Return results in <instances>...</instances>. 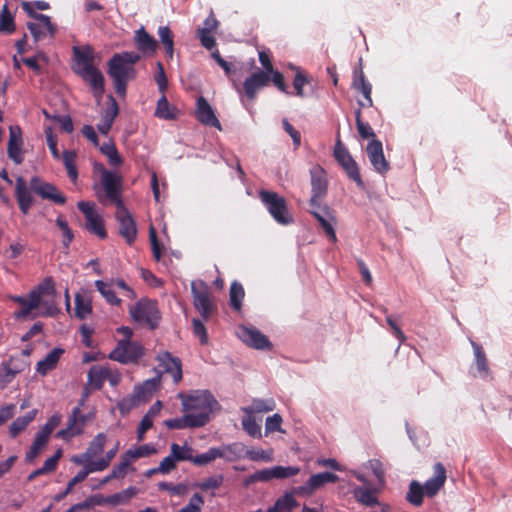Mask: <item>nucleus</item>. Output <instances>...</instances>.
<instances>
[{
  "mask_svg": "<svg viewBox=\"0 0 512 512\" xmlns=\"http://www.w3.org/2000/svg\"><path fill=\"white\" fill-rule=\"evenodd\" d=\"M177 398L181 401L182 412L196 419L198 428L209 423L213 411L219 406L209 390L179 392Z\"/></svg>",
  "mask_w": 512,
  "mask_h": 512,
  "instance_id": "obj_1",
  "label": "nucleus"
},
{
  "mask_svg": "<svg viewBox=\"0 0 512 512\" xmlns=\"http://www.w3.org/2000/svg\"><path fill=\"white\" fill-rule=\"evenodd\" d=\"M141 59V56L134 51L115 53L108 61V75L112 78L116 93L124 97L127 84L135 79L137 71L134 67Z\"/></svg>",
  "mask_w": 512,
  "mask_h": 512,
  "instance_id": "obj_2",
  "label": "nucleus"
},
{
  "mask_svg": "<svg viewBox=\"0 0 512 512\" xmlns=\"http://www.w3.org/2000/svg\"><path fill=\"white\" fill-rule=\"evenodd\" d=\"M73 51L77 64L81 66L77 73L91 86L94 97L99 101L104 93L103 74L93 65V57L89 51L78 47H74Z\"/></svg>",
  "mask_w": 512,
  "mask_h": 512,
  "instance_id": "obj_3",
  "label": "nucleus"
},
{
  "mask_svg": "<svg viewBox=\"0 0 512 512\" xmlns=\"http://www.w3.org/2000/svg\"><path fill=\"white\" fill-rule=\"evenodd\" d=\"M259 198L278 224L289 225L293 222L284 197L276 192L262 189L259 191Z\"/></svg>",
  "mask_w": 512,
  "mask_h": 512,
  "instance_id": "obj_4",
  "label": "nucleus"
},
{
  "mask_svg": "<svg viewBox=\"0 0 512 512\" xmlns=\"http://www.w3.org/2000/svg\"><path fill=\"white\" fill-rule=\"evenodd\" d=\"M193 305L203 320H208L217 310L208 284L202 280L191 283Z\"/></svg>",
  "mask_w": 512,
  "mask_h": 512,
  "instance_id": "obj_5",
  "label": "nucleus"
},
{
  "mask_svg": "<svg viewBox=\"0 0 512 512\" xmlns=\"http://www.w3.org/2000/svg\"><path fill=\"white\" fill-rule=\"evenodd\" d=\"M129 312L135 322L144 324L151 330H154L159 326L161 314L156 301L146 298L141 299L130 308Z\"/></svg>",
  "mask_w": 512,
  "mask_h": 512,
  "instance_id": "obj_6",
  "label": "nucleus"
},
{
  "mask_svg": "<svg viewBox=\"0 0 512 512\" xmlns=\"http://www.w3.org/2000/svg\"><path fill=\"white\" fill-rule=\"evenodd\" d=\"M144 355V347L131 340H120L116 347L109 353V359L121 364L137 363Z\"/></svg>",
  "mask_w": 512,
  "mask_h": 512,
  "instance_id": "obj_7",
  "label": "nucleus"
},
{
  "mask_svg": "<svg viewBox=\"0 0 512 512\" xmlns=\"http://www.w3.org/2000/svg\"><path fill=\"white\" fill-rule=\"evenodd\" d=\"M299 472L300 468L294 466H275L272 468H265L245 478L243 484L245 487H248L256 482H268L272 479H285L293 477L296 476Z\"/></svg>",
  "mask_w": 512,
  "mask_h": 512,
  "instance_id": "obj_8",
  "label": "nucleus"
},
{
  "mask_svg": "<svg viewBox=\"0 0 512 512\" xmlns=\"http://www.w3.org/2000/svg\"><path fill=\"white\" fill-rule=\"evenodd\" d=\"M269 83L270 75L267 72L258 70L245 79L242 87H239L236 83H234V87L240 96H245L248 100L254 101L258 91L268 86Z\"/></svg>",
  "mask_w": 512,
  "mask_h": 512,
  "instance_id": "obj_9",
  "label": "nucleus"
},
{
  "mask_svg": "<svg viewBox=\"0 0 512 512\" xmlns=\"http://www.w3.org/2000/svg\"><path fill=\"white\" fill-rule=\"evenodd\" d=\"M49 282L45 285H38L34 289H32L28 294V299L26 300L23 306L19 307L17 311L14 312V318L21 319H35L39 316L38 313H33L34 310L40 307V294L43 292L49 291L51 286H48Z\"/></svg>",
  "mask_w": 512,
  "mask_h": 512,
  "instance_id": "obj_10",
  "label": "nucleus"
},
{
  "mask_svg": "<svg viewBox=\"0 0 512 512\" xmlns=\"http://www.w3.org/2000/svg\"><path fill=\"white\" fill-rule=\"evenodd\" d=\"M116 208L115 218L119 222V234L131 245L137 236L136 222L124 204Z\"/></svg>",
  "mask_w": 512,
  "mask_h": 512,
  "instance_id": "obj_11",
  "label": "nucleus"
},
{
  "mask_svg": "<svg viewBox=\"0 0 512 512\" xmlns=\"http://www.w3.org/2000/svg\"><path fill=\"white\" fill-rule=\"evenodd\" d=\"M338 480L339 477L331 472L314 474L304 485L293 488V492L300 496H310L325 484L336 483Z\"/></svg>",
  "mask_w": 512,
  "mask_h": 512,
  "instance_id": "obj_12",
  "label": "nucleus"
},
{
  "mask_svg": "<svg viewBox=\"0 0 512 512\" xmlns=\"http://www.w3.org/2000/svg\"><path fill=\"white\" fill-rule=\"evenodd\" d=\"M49 282L48 286H51L49 291L43 292L40 294V307H42V311L39 312V316L41 317H54L60 313V308L57 304V291L55 287V283L51 277L45 278L39 285H45Z\"/></svg>",
  "mask_w": 512,
  "mask_h": 512,
  "instance_id": "obj_13",
  "label": "nucleus"
},
{
  "mask_svg": "<svg viewBox=\"0 0 512 512\" xmlns=\"http://www.w3.org/2000/svg\"><path fill=\"white\" fill-rule=\"evenodd\" d=\"M86 425V417L82 414L79 407L72 409L71 415L68 418L67 427L59 430L56 437L65 441L82 434Z\"/></svg>",
  "mask_w": 512,
  "mask_h": 512,
  "instance_id": "obj_14",
  "label": "nucleus"
},
{
  "mask_svg": "<svg viewBox=\"0 0 512 512\" xmlns=\"http://www.w3.org/2000/svg\"><path fill=\"white\" fill-rule=\"evenodd\" d=\"M30 189L43 199L51 200L59 205H64L66 203V197L58 191L56 186L43 181L37 176L31 178Z\"/></svg>",
  "mask_w": 512,
  "mask_h": 512,
  "instance_id": "obj_15",
  "label": "nucleus"
},
{
  "mask_svg": "<svg viewBox=\"0 0 512 512\" xmlns=\"http://www.w3.org/2000/svg\"><path fill=\"white\" fill-rule=\"evenodd\" d=\"M310 213L318 220L329 239L335 242L337 240L333 227L335 218L330 208L327 205H321V202H316L310 205Z\"/></svg>",
  "mask_w": 512,
  "mask_h": 512,
  "instance_id": "obj_16",
  "label": "nucleus"
},
{
  "mask_svg": "<svg viewBox=\"0 0 512 512\" xmlns=\"http://www.w3.org/2000/svg\"><path fill=\"white\" fill-rule=\"evenodd\" d=\"M156 361L158 362L159 367L163 369V372L172 376L175 384L182 381L183 371L180 358L173 356L168 351H161L156 355Z\"/></svg>",
  "mask_w": 512,
  "mask_h": 512,
  "instance_id": "obj_17",
  "label": "nucleus"
},
{
  "mask_svg": "<svg viewBox=\"0 0 512 512\" xmlns=\"http://www.w3.org/2000/svg\"><path fill=\"white\" fill-rule=\"evenodd\" d=\"M101 184L104 188L107 198L112 203H114L116 206L124 204L120 197L122 189V176L111 171H105L103 177H101Z\"/></svg>",
  "mask_w": 512,
  "mask_h": 512,
  "instance_id": "obj_18",
  "label": "nucleus"
},
{
  "mask_svg": "<svg viewBox=\"0 0 512 512\" xmlns=\"http://www.w3.org/2000/svg\"><path fill=\"white\" fill-rule=\"evenodd\" d=\"M367 155L374 170L382 175L390 170L389 162L383 153V145L380 140L372 139L366 148Z\"/></svg>",
  "mask_w": 512,
  "mask_h": 512,
  "instance_id": "obj_19",
  "label": "nucleus"
},
{
  "mask_svg": "<svg viewBox=\"0 0 512 512\" xmlns=\"http://www.w3.org/2000/svg\"><path fill=\"white\" fill-rule=\"evenodd\" d=\"M312 195L310 205L320 202L327 194V179L324 169L320 166L313 167L310 170Z\"/></svg>",
  "mask_w": 512,
  "mask_h": 512,
  "instance_id": "obj_20",
  "label": "nucleus"
},
{
  "mask_svg": "<svg viewBox=\"0 0 512 512\" xmlns=\"http://www.w3.org/2000/svg\"><path fill=\"white\" fill-rule=\"evenodd\" d=\"M195 116L203 125L214 127L218 130L222 129L221 123L216 117L213 108L203 96L198 97L196 100Z\"/></svg>",
  "mask_w": 512,
  "mask_h": 512,
  "instance_id": "obj_21",
  "label": "nucleus"
},
{
  "mask_svg": "<svg viewBox=\"0 0 512 512\" xmlns=\"http://www.w3.org/2000/svg\"><path fill=\"white\" fill-rule=\"evenodd\" d=\"M238 336L245 344L255 349H266L271 346L269 339L255 328L242 326L239 328Z\"/></svg>",
  "mask_w": 512,
  "mask_h": 512,
  "instance_id": "obj_22",
  "label": "nucleus"
},
{
  "mask_svg": "<svg viewBox=\"0 0 512 512\" xmlns=\"http://www.w3.org/2000/svg\"><path fill=\"white\" fill-rule=\"evenodd\" d=\"M22 130L19 126H10L9 128V141L7 145L8 157L15 163L21 164L23 162L22 155Z\"/></svg>",
  "mask_w": 512,
  "mask_h": 512,
  "instance_id": "obj_23",
  "label": "nucleus"
},
{
  "mask_svg": "<svg viewBox=\"0 0 512 512\" xmlns=\"http://www.w3.org/2000/svg\"><path fill=\"white\" fill-rule=\"evenodd\" d=\"M108 106L101 116L100 123L97 124V129L102 135H108L112 125L119 114L118 103L112 95H108Z\"/></svg>",
  "mask_w": 512,
  "mask_h": 512,
  "instance_id": "obj_24",
  "label": "nucleus"
},
{
  "mask_svg": "<svg viewBox=\"0 0 512 512\" xmlns=\"http://www.w3.org/2000/svg\"><path fill=\"white\" fill-rule=\"evenodd\" d=\"M352 87L360 92L365 101H359V105L362 107H371L373 105V100L371 97L372 93V85L366 80L364 72L360 67L358 70L354 71Z\"/></svg>",
  "mask_w": 512,
  "mask_h": 512,
  "instance_id": "obj_25",
  "label": "nucleus"
},
{
  "mask_svg": "<svg viewBox=\"0 0 512 512\" xmlns=\"http://www.w3.org/2000/svg\"><path fill=\"white\" fill-rule=\"evenodd\" d=\"M106 441L107 436L104 433H98L89 443L85 453H83L80 458L75 457L73 461L77 464H82L83 462H87L88 464L93 462L92 459L104 451Z\"/></svg>",
  "mask_w": 512,
  "mask_h": 512,
  "instance_id": "obj_26",
  "label": "nucleus"
},
{
  "mask_svg": "<svg viewBox=\"0 0 512 512\" xmlns=\"http://www.w3.org/2000/svg\"><path fill=\"white\" fill-rule=\"evenodd\" d=\"M134 44L138 51L144 55H153L158 47V42L151 36L144 27H140L135 31Z\"/></svg>",
  "mask_w": 512,
  "mask_h": 512,
  "instance_id": "obj_27",
  "label": "nucleus"
},
{
  "mask_svg": "<svg viewBox=\"0 0 512 512\" xmlns=\"http://www.w3.org/2000/svg\"><path fill=\"white\" fill-rule=\"evenodd\" d=\"M15 196L21 212L26 215L33 205V197L23 177L16 179Z\"/></svg>",
  "mask_w": 512,
  "mask_h": 512,
  "instance_id": "obj_28",
  "label": "nucleus"
},
{
  "mask_svg": "<svg viewBox=\"0 0 512 512\" xmlns=\"http://www.w3.org/2000/svg\"><path fill=\"white\" fill-rule=\"evenodd\" d=\"M434 473V477L427 480L423 486L425 494L430 497L437 494L446 480V470L441 463H436L434 465Z\"/></svg>",
  "mask_w": 512,
  "mask_h": 512,
  "instance_id": "obj_29",
  "label": "nucleus"
},
{
  "mask_svg": "<svg viewBox=\"0 0 512 512\" xmlns=\"http://www.w3.org/2000/svg\"><path fill=\"white\" fill-rule=\"evenodd\" d=\"M160 385L161 377L159 375L136 385L133 394L135 395V398H137L140 402H146L151 399L153 394L159 389Z\"/></svg>",
  "mask_w": 512,
  "mask_h": 512,
  "instance_id": "obj_30",
  "label": "nucleus"
},
{
  "mask_svg": "<svg viewBox=\"0 0 512 512\" xmlns=\"http://www.w3.org/2000/svg\"><path fill=\"white\" fill-rule=\"evenodd\" d=\"M378 489L371 486H358L353 489L355 500L367 507H374L379 504Z\"/></svg>",
  "mask_w": 512,
  "mask_h": 512,
  "instance_id": "obj_31",
  "label": "nucleus"
},
{
  "mask_svg": "<svg viewBox=\"0 0 512 512\" xmlns=\"http://www.w3.org/2000/svg\"><path fill=\"white\" fill-rule=\"evenodd\" d=\"M471 345L474 350L475 361L474 367L477 373H474V376H479L483 379H488L490 377V370L488 365V360L483 348L474 341H471Z\"/></svg>",
  "mask_w": 512,
  "mask_h": 512,
  "instance_id": "obj_32",
  "label": "nucleus"
},
{
  "mask_svg": "<svg viewBox=\"0 0 512 512\" xmlns=\"http://www.w3.org/2000/svg\"><path fill=\"white\" fill-rule=\"evenodd\" d=\"M63 353L64 350L62 348H54L44 359L37 363L36 371L40 375H47L50 371L56 368Z\"/></svg>",
  "mask_w": 512,
  "mask_h": 512,
  "instance_id": "obj_33",
  "label": "nucleus"
},
{
  "mask_svg": "<svg viewBox=\"0 0 512 512\" xmlns=\"http://www.w3.org/2000/svg\"><path fill=\"white\" fill-rule=\"evenodd\" d=\"M27 27L35 42L43 40L47 35L53 37L56 32V27L51 21L50 25L47 27L42 21L28 22Z\"/></svg>",
  "mask_w": 512,
  "mask_h": 512,
  "instance_id": "obj_34",
  "label": "nucleus"
},
{
  "mask_svg": "<svg viewBox=\"0 0 512 512\" xmlns=\"http://www.w3.org/2000/svg\"><path fill=\"white\" fill-rule=\"evenodd\" d=\"M110 376V369L99 365L92 366L88 372L89 384L96 390L102 388L104 382Z\"/></svg>",
  "mask_w": 512,
  "mask_h": 512,
  "instance_id": "obj_35",
  "label": "nucleus"
},
{
  "mask_svg": "<svg viewBox=\"0 0 512 512\" xmlns=\"http://www.w3.org/2000/svg\"><path fill=\"white\" fill-rule=\"evenodd\" d=\"M136 494L135 488L129 487L119 493L109 495L107 497H100L96 504H110L113 506L127 503Z\"/></svg>",
  "mask_w": 512,
  "mask_h": 512,
  "instance_id": "obj_36",
  "label": "nucleus"
},
{
  "mask_svg": "<svg viewBox=\"0 0 512 512\" xmlns=\"http://www.w3.org/2000/svg\"><path fill=\"white\" fill-rule=\"evenodd\" d=\"M37 411L31 410L24 416L17 417L9 426V434L12 438L17 437L28 425L34 421Z\"/></svg>",
  "mask_w": 512,
  "mask_h": 512,
  "instance_id": "obj_37",
  "label": "nucleus"
},
{
  "mask_svg": "<svg viewBox=\"0 0 512 512\" xmlns=\"http://www.w3.org/2000/svg\"><path fill=\"white\" fill-rule=\"evenodd\" d=\"M293 490L285 493L278 498L275 504L267 509L266 512H291L293 508L298 506V502L294 498Z\"/></svg>",
  "mask_w": 512,
  "mask_h": 512,
  "instance_id": "obj_38",
  "label": "nucleus"
},
{
  "mask_svg": "<svg viewBox=\"0 0 512 512\" xmlns=\"http://www.w3.org/2000/svg\"><path fill=\"white\" fill-rule=\"evenodd\" d=\"M226 448H218V447H211L207 452L193 456L192 463L197 466H204L208 463H211L212 461L216 460L217 458H225V450Z\"/></svg>",
  "mask_w": 512,
  "mask_h": 512,
  "instance_id": "obj_39",
  "label": "nucleus"
},
{
  "mask_svg": "<svg viewBox=\"0 0 512 512\" xmlns=\"http://www.w3.org/2000/svg\"><path fill=\"white\" fill-rule=\"evenodd\" d=\"M100 152L106 156L111 166H120L123 163V158L119 154L116 145L112 140L104 142L99 145Z\"/></svg>",
  "mask_w": 512,
  "mask_h": 512,
  "instance_id": "obj_40",
  "label": "nucleus"
},
{
  "mask_svg": "<svg viewBox=\"0 0 512 512\" xmlns=\"http://www.w3.org/2000/svg\"><path fill=\"white\" fill-rule=\"evenodd\" d=\"M196 419H193L191 416H189L187 413H184L182 417L179 418H173V419H167L164 421V425L171 430H180V429H186V428H198L197 427V421Z\"/></svg>",
  "mask_w": 512,
  "mask_h": 512,
  "instance_id": "obj_41",
  "label": "nucleus"
},
{
  "mask_svg": "<svg viewBox=\"0 0 512 512\" xmlns=\"http://www.w3.org/2000/svg\"><path fill=\"white\" fill-rule=\"evenodd\" d=\"M85 228L87 231L95 234L100 239L107 238V231L105 229L104 221L98 213L86 220Z\"/></svg>",
  "mask_w": 512,
  "mask_h": 512,
  "instance_id": "obj_42",
  "label": "nucleus"
},
{
  "mask_svg": "<svg viewBox=\"0 0 512 512\" xmlns=\"http://www.w3.org/2000/svg\"><path fill=\"white\" fill-rule=\"evenodd\" d=\"M245 291L241 283L234 281L230 286L229 297L230 305L235 311H240Z\"/></svg>",
  "mask_w": 512,
  "mask_h": 512,
  "instance_id": "obj_43",
  "label": "nucleus"
},
{
  "mask_svg": "<svg viewBox=\"0 0 512 512\" xmlns=\"http://www.w3.org/2000/svg\"><path fill=\"white\" fill-rule=\"evenodd\" d=\"M92 313V302L80 294L75 296V316L80 319H86Z\"/></svg>",
  "mask_w": 512,
  "mask_h": 512,
  "instance_id": "obj_44",
  "label": "nucleus"
},
{
  "mask_svg": "<svg viewBox=\"0 0 512 512\" xmlns=\"http://www.w3.org/2000/svg\"><path fill=\"white\" fill-rule=\"evenodd\" d=\"M95 286L99 293L105 298V300L109 304L114 306L120 305L121 299L116 296L110 283L104 282L102 280H96Z\"/></svg>",
  "mask_w": 512,
  "mask_h": 512,
  "instance_id": "obj_45",
  "label": "nucleus"
},
{
  "mask_svg": "<svg viewBox=\"0 0 512 512\" xmlns=\"http://www.w3.org/2000/svg\"><path fill=\"white\" fill-rule=\"evenodd\" d=\"M424 494L423 487L414 480L409 485L406 500L414 506H420L423 503Z\"/></svg>",
  "mask_w": 512,
  "mask_h": 512,
  "instance_id": "obj_46",
  "label": "nucleus"
},
{
  "mask_svg": "<svg viewBox=\"0 0 512 512\" xmlns=\"http://www.w3.org/2000/svg\"><path fill=\"white\" fill-rule=\"evenodd\" d=\"M170 451L173 453V457L177 461H193L194 449L187 444L181 446L177 443H172L170 446Z\"/></svg>",
  "mask_w": 512,
  "mask_h": 512,
  "instance_id": "obj_47",
  "label": "nucleus"
},
{
  "mask_svg": "<svg viewBox=\"0 0 512 512\" xmlns=\"http://www.w3.org/2000/svg\"><path fill=\"white\" fill-rule=\"evenodd\" d=\"M120 443L117 441L113 448H111L109 451L106 452L105 456L97 461L90 462L92 465L91 470L104 471L106 468L109 467L111 461L116 456L118 450H119Z\"/></svg>",
  "mask_w": 512,
  "mask_h": 512,
  "instance_id": "obj_48",
  "label": "nucleus"
},
{
  "mask_svg": "<svg viewBox=\"0 0 512 512\" xmlns=\"http://www.w3.org/2000/svg\"><path fill=\"white\" fill-rule=\"evenodd\" d=\"M275 403L273 400L254 399L250 407L243 408L247 414L264 413L274 410Z\"/></svg>",
  "mask_w": 512,
  "mask_h": 512,
  "instance_id": "obj_49",
  "label": "nucleus"
},
{
  "mask_svg": "<svg viewBox=\"0 0 512 512\" xmlns=\"http://www.w3.org/2000/svg\"><path fill=\"white\" fill-rule=\"evenodd\" d=\"M343 170L345 171L347 177L356 183L357 187L361 190L365 189L364 181L362 180L360 169L356 161L354 160L348 165H345L343 167Z\"/></svg>",
  "mask_w": 512,
  "mask_h": 512,
  "instance_id": "obj_50",
  "label": "nucleus"
},
{
  "mask_svg": "<svg viewBox=\"0 0 512 512\" xmlns=\"http://www.w3.org/2000/svg\"><path fill=\"white\" fill-rule=\"evenodd\" d=\"M173 110H175V109L173 108ZM155 116L160 119H174L175 118V114L172 112V108L170 107V104L164 95H162V97L157 102Z\"/></svg>",
  "mask_w": 512,
  "mask_h": 512,
  "instance_id": "obj_51",
  "label": "nucleus"
},
{
  "mask_svg": "<svg viewBox=\"0 0 512 512\" xmlns=\"http://www.w3.org/2000/svg\"><path fill=\"white\" fill-rule=\"evenodd\" d=\"M243 429L253 438L261 437V426L257 423L256 419L248 414L242 419Z\"/></svg>",
  "mask_w": 512,
  "mask_h": 512,
  "instance_id": "obj_52",
  "label": "nucleus"
},
{
  "mask_svg": "<svg viewBox=\"0 0 512 512\" xmlns=\"http://www.w3.org/2000/svg\"><path fill=\"white\" fill-rule=\"evenodd\" d=\"M334 157L342 168L354 161L353 157L346 147L342 145L340 140L336 143Z\"/></svg>",
  "mask_w": 512,
  "mask_h": 512,
  "instance_id": "obj_53",
  "label": "nucleus"
},
{
  "mask_svg": "<svg viewBox=\"0 0 512 512\" xmlns=\"http://www.w3.org/2000/svg\"><path fill=\"white\" fill-rule=\"evenodd\" d=\"M224 481L223 475H214L204 479L203 481L197 483V487L202 491L215 490L222 486Z\"/></svg>",
  "mask_w": 512,
  "mask_h": 512,
  "instance_id": "obj_54",
  "label": "nucleus"
},
{
  "mask_svg": "<svg viewBox=\"0 0 512 512\" xmlns=\"http://www.w3.org/2000/svg\"><path fill=\"white\" fill-rule=\"evenodd\" d=\"M356 127H357V131L361 138H363V139L373 138L374 139L375 133H374L373 129L371 128V126L369 125V123H364L361 120V111L360 110H358L356 112Z\"/></svg>",
  "mask_w": 512,
  "mask_h": 512,
  "instance_id": "obj_55",
  "label": "nucleus"
},
{
  "mask_svg": "<svg viewBox=\"0 0 512 512\" xmlns=\"http://www.w3.org/2000/svg\"><path fill=\"white\" fill-rule=\"evenodd\" d=\"M15 31V23L12 15L8 12L7 7L4 6L0 16V32L12 33Z\"/></svg>",
  "mask_w": 512,
  "mask_h": 512,
  "instance_id": "obj_56",
  "label": "nucleus"
},
{
  "mask_svg": "<svg viewBox=\"0 0 512 512\" xmlns=\"http://www.w3.org/2000/svg\"><path fill=\"white\" fill-rule=\"evenodd\" d=\"M132 458L127 455V451L121 456L120 462L112 469V477H125L127 469L131 464Z\"/></svg>",
  "mask_w": 512,
  "mask_h": 512,
  "instance_id": "obj_57",
  "label": "nucleus"
},
{
  "mask_svg": "<svg viewBox=\"0 0 512 512\" xmlns=\"http://www.w3.org/2000/svg\"><path fill=\"white\" fill-rule=\"evenodd\" d=\"M22 9L28 14V16L35 19V21H42L46 27L50 25V17L37 13L33 2H23Z\"/></svg>",
  "mask_w": 512,
  "mask_h": 512,
  "instance_id": "obj_58",
  "label": "nucleus"
},
{
  "mask_svg": "<svg viewBox=\"0 0 512 512\" xmlns=\"http://www.w3.org/2000/svg\"><path fill=\"white\" fill-rule=\"evenodd\" d=\"M56 225L59 227V229L63 232L64 240L63 245L64 247L68 248L70 243L73 241L74 234L72 230L70 229L68 222L62 217L58 216L56 219Z\"/></svg>",
  "mask_w": 512,
  "mask_h": 512,
  "instance_id": "obj_59",
  "label": "nucleus"
},
{
  "mask_svg": "<svg viewBox=\"0 0 512 512\" xmlns=\"http://www.w3.org/2000/svg\"><path fill=\"white\" fill-rule=\"evenodd\" d=\"M176 462L177 460L173 457V453L170 451V454L161 460L159 467L157 469L151 470L149 474L156 472L167 474L171 470L175 469Z\"/></svg>",
  "mask_w": 512,
  "mask_h": 512,
  "instance_id": "obj_60",
  "label": "nucleus"
},
{
  "mask_svg": "<svg viewBox=\"0 0 512 512\" xmlns=\"http://www.w3.org/2000/svg\"><path fill=\"white\" fill-rule=\"evenodd\" d=\"M47 444V441L35 436V439L29 449V451L26 453V461L32 462L41 452L42 448Z\"/></svg>",
  "mask_w": 512,
  "mask_h": 512,
  "instance_id": "obj_61",
  "label": "nucleus"
},
{
  "mask_svg": "<svg viewBox=\"0 0 512 512\" xmlns=\"http://www.w3.org/2000/svg\"><path fill=\"white\" fill-rule=\"evenodd\" d=\"M91 469H92L91 463L86 464L85 469L79 471L72 479L69 480V482L67 484V490L72 492L75 485L83 482L87 478L88 474L97 472L96 470H91Z\"/></svg>",
  "mask_w": 512,
  "mask_h": 512,
  "instance_id": "obj_62",
  "label": "nucleus"
},
{
  "mask_svg": "<svg viewBox=\"0 0 512 512\" xmlns=\"http://www.w3.org/2000/svg\"><path fill=\"white\" fill-rule=\"evenodd\" d=\"M155 452H156V450L154 447L146 444V445L138 446L135 449L127 450V455L130 458H132V460H135V459H138L141 457H148Z\"/></svg>",
  "mask_w": 512,
  "mask_h": 512,
  "instance_id": "obj_63",
  "label": "nucleus"
},
{
  "mask_svg": "<svg viewBox=\"0 0 512 512\" xmlns=\"http://www.w3.org/2000/svg\"><path fill=\"white\" fill-rule=\"evenodd\" d=\"M204 505V499L199 493H195L189 503L180 509L178 512H201Z\"/></svg>",
  "mask_w": 512,
  "mask_h": 512,
  "instance_id": "obj_64",
  "label": "nucleus"
}]
</instances>
